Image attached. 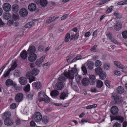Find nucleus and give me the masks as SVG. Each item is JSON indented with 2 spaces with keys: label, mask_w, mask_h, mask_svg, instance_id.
I'll return each mask as SVG.
<instances>
[{
  "label": "nucleus",
  "mask_w": 127,
  "mask_h": 127,
  "mask_svg": "<svg viewBox=\"0 0 127 127\" xmlns=\"http://www.w3.org/2000/svg\"><path fill=\"white\" fill-rule=\"evenodd\" d=\"M127 4V0L121 1L118 2L117 4L119 5H122Z\"/></svg>",
  "instance_id": "obj_48"
},
{
  "label": "nucleus",
  "mask_w": 127,
  "mask_h": 127,
  "mask_svg": "<svg viewBox=\"0 0 127 127\" xmlns=\"http://www.w3.org/2000/svg\"><path fill=\"white\" fill-rule=\"evenodd\" d=\"M36 8V4L34 3L30 4L28 6V9L31 11H34Z\"/></svg>",
  "instance_id": "obj_14"
},
{
  "label": "nucleus",
  "mask_w": 127,
  "mask_h": 127,
  "mask_svg": "<svg viewBox=\"0 0 127 127\" xmlns=\"http://www.w3.org/2000/svg\"><path fill=\"white\" fill-rule=\"evenodd\" d=\"M6 85L7 86H10L13 85V82L12 80L8 79L5 82Z\"/></svg>",
  "instance_id": "obj_34"
},
{
  "label": "nucleus",
  "mask_w": 127,
  "mask_h": 127,
  "mask_svg": "<svg viewBox=\"0 0 127 127\" xmlns=\"http://www.w3.org/2000/svg\"><path fill=\"white\" fill-rule=\"evenodd\" d=\"M11 15L8 12H7L4 13L3 15V19L5 20H8L11 17Z\"/></svg>",
  "instance_id": "obj_32"
},
{
  "label": "nucleus",
  "mask_w": 127,
  "mask_h": 127,
  "mask_svg": "<svg viewBox=\"0 0 127 127\" xmlns=\"http://www.w3.org/2000/svg\"><path fill=\"white\" fill-rule=\"evenodd\" d=\"M122 27V24L120 22H117L114 26L115 30L119 31L121 29Z\"/></svg>",
  "instance_id": "obj_18"
},
{
  "label": "nucleus",
  "mask_w": 127,
  "mask_h": 127,
  "mask_svg": "<svg viewBox=\"0 0 127 127\" xmlns=\"http://www.w3.org/2000/svg\"><path fill=\"white\" fill-rule=\"evenodd\" d=\"M64 87L63 83L61 82H58L56 84L55 88L58 90H60L62 89Z\"/></svg>",
  "instance_id": "obj_17"
},
{
  "label": "nucleus",
  "mask_w": 127,
  "mask_h": 127,
  "mask_svg": "<svg viewBox=\"0 0 127 127\" xmlns=\"http://www.w3.org/2000/svg\"><path fill=\"white\" fill-rule=\"evenodd\" d=\"M17 64L16 62H14L11 65V66L10 68L8 69L7 70H6L4 73L3 76L4 77H6L8 76L11 71L14 70L17 67Z\"/></svg>",
  "instance_id": "obj_3"
},
{
  "label": "nucleus",
  "mask_w": 127,
  "mask_h": 127,
  "mask_svg": "<svg viewBox=\"0 0 127 127\" xmlns=\"http://www.w3.org/2000/svg\"><path fill=\"white\" fill-rule=\"evenodd\" d=\"M7 24L9 26H11L13 24V21L12 20H10L9 21L7 22Z\"/></svg>",
  "instance_id": "obj_64"
},
{
  "label": "nucleus",
  "mask_w": 127,
  "mask_h": 127,
  "mask_svg": "<svg viewBox=\"0 0 127 127\" xmlns=\"http://www.w3.org/2000/svg\"><path fill=\"white\" fill-rule=\"evenodd\" d=\"M19 17L18 15L17 14H13V19L14 20H17L18 18Z\"/></svg>",
  "instance_id": "obj_58"
},
{
  "label": "nucleus",
  "mask_w": 127,
  "mask_h": 127,
  "mask_svg": "<svg viewBox=\"0 0 127 127\" xmlns=\"http://www.w3.org/2000/svg\"><path fill=\"white\" fill-rule=\"evenodd\" d=\"M16 105L15 103H13L10 105V108L12 109H15L16 107Z\"/></svg>",
  "instance_id": "obj_61"
},
{
  "label": "nucleus",
  "mask_w": 127,
  "mask_h": 127,
  "mask_svg": "<svg viewBox=\"0 0 127 127\" xmlns=\"http://www.w3.org/2000/svg\"><path fill=\"white\" fill-rule=\"evenodd\" d=\"M82 85L84 86H87V78H84L81 81Z\"/></svg>",
  "instance_id": "obj_40"
},
{
  "label": "nucleus",
  "mask_w": 127,
  "mask_h": 127,
  "mask_svg": "<svg viewBox=\"0 0 127 127\" xmlns=\"http://www.w3.org/2000/svg\"><path fill=\"white\" fill-rule=\"evenodd\" d=\"M59 92L56 90L52 91L50 93V95L52 97H55L59 94Z\"/></svg>",
  "instance_id": "obj_27"
},
{
  "label": "nucleus",
  "mask_w": 127,
  "mask_h": 127,
  "mask_svg": "<svg viewBox=\"0 0 127 127\" xmlns=\"http://www.w3.org/2000/svg\"><path fill=\"white\" fill-rule=\"evenodd\" d=\"M67 78V77H66L65 75L64 72L63 74H62L61 76L58 78L59 81L58 82H61L63 83L65 81V80Z\"/></svg>",
  "instance_id": "obj_20"
},
{
  "label": "nucleus",
  "mask_w": 127,
  "mask_h": 127,
  "mask_svg": "<svg viewBox=\"0 0 127 127\" xmlns=\"http://www.w3.org/2000/svg\"><path fill=\"white\" fill-rule=\"evenodd\" d=\"M123 37L125 39L127 38V31H124L122 32Z\"/></svg>",
  "instance_id": "obj_49"
},
{
  "label": "nucleus",
  "mask_w": 127,
  "mask_h": 127,
  "mask_svg": "<svg viewBox=\"0 0 127 127\" xmlns=\"http://www.w3.org/2000/svg\"><path fill=\"white\" fill-rule=\"evenodd\" d=\"M45 58V56H43L41 57L40 59H37L35 62V64L37 65H39L41 64L43 62Z\"/></svg>",
  "instance_id": "obj_24"
},
{
  "label": "nucleus",
  "mask_w": 127,
  "mask_h": 127,
  "mask_svg": "<svg viewBox=\"0 0 127 127\" xmlns=\"http://www.w3.org/2000/svg\"><path fill=\"white\" fill-rule=\"evenodd\" d=\"M39 70L35 68H33L32 71H29L27 73H29V75L31 76L37 75L39 72Z\"/></svg>",
  "instance_id": "obj_8"
},
{
  "label": "nucleus",
  "mask_w": 127,
  "mask_h": 127,
  "mask_svg": "<svg viewBox=\"0 0 127 127\" xmlns=\"http://www.w3.org/2000/svg\"><path fill=\"white\" fill-rule=\"evenodd\" d=\"M19 9V6L17 4L13 5L12 6V10L15 12H17Z\"/></svg>",
  "instance_id": "obj_29"
},
{
  "label": "nucleus",
  "mask_w": 127,
  "mask_h": 127,
  "mask_svg": "<svg viewBox=\"0 0 127 127\" xmlns=\"http://www.w3.org/2000/svg\"><path fill=\"white\" fill-rule=\"evenodd\" d=\"M58 18V17H56L55 16L49 18L47 20L46 23H50L54 21L56 19Z\"/></svg>",
  "instance_id": "obj_22"
},
{
  "label": "nucleus",
  "mask_w": 127,
  "mask_h": 127,
  "mask_svg": "<svg viewBox=\"0 0 127 127\" xmlns=\"http://www.w3.org/2000/svg\"><path fill=\"white\" fill-rule=\"evenodd\" d=\"M87 64H85L84 65H83L81 68L83 72V75H86L87 73L86 68V65H87Z\"/></svg>",
  "instance_id": "obj_31"
},
{
  "label": "nucleus",
  "mask_w": 127,
  "mask_h": 127,
  "mask_svg": "<svg viewBox=\"0 0 127 127\" xmlns=\"http://www.w3.org/2000/svg\"><path fill=\"white\" fill-rule=\"evenodd\" d=\"M117 91L118 93L121 94L124 92V88L122 86H118L117 88Z\"/></svg>",
  "instance_id": "obj_26"
},
{
  "label": "nucleus",
  "mask_w": 127,
  "mask_h": 127,
  "mask_svg": "<svg viewBox=\"0 0 127 127\" xmlns=\"http://www.w3.org/2000/svg\"><path fill=\"white\" fill-rule=\"evenodd\" d=\"M94 66L93 62L91 61H89L88 62V69L91 70L93 69V67Z\"/></svg>",
  "instance_id": "obj_33"
},
{
  "label": "nucleus",
  "mask_w": 127,
  "mask_h": 127,
  "mask_svg": "<svg viewBox=\"0 0 127 127\" xmlns=\"http://www.w3.org/2000/svg\"><path fill=\"white\" fill-rule=\"evenodd\" d=\"M111 98L114 99L115 103L119 104L122 102V99L115 94H113L111 96Z\"/></svg>",
  "instance_id": "obj_4"
},
{
  "label": "nucleus",
  "mask_w": 127,
  "mask_h": 127,
  "mask_svg": "<svg viewBox=\"0 0 127 127\" xmlns=\"http://www.w3.org/2000/svg\"><path fill=\"white\" fill-rule=\"evenodd\" d=\"M110 65L108 63H105L104 64V68L105 69L107 70L109 68Z\"/></svg>",
  "instance_id": "obj_56"
},
{
  "label": "nucleus",
  "mask_w": 127,
  "mask_h": 127,
  "mask_svg": "<svg viewBox=\"0 0 127 127\" xmlns=\"http://www.w3.org/2000/svg\"><path fill=\"white\" fill-rule=\"evenodd\" d=\"M24 90L26 92H28L30 90V86L29 84H28L24 89Z\"/></svg>",
  "instance_id": "obj_52"
},
{
  "label": "nucleus",
  "mask_w": 127,
  "mask_h": 127,
  "mask_svg": "<svg viewBox=\"0 0 127 127\" xmlns=\"http://www.w3.org/2000/svg\"><path fill=\"white\" fill-rule=\"evenodd\" d=\"M96 85L97 88H101L103 85V83L100 80H96Z\"/></svg>",
  "instance_id": "obj_25"
},
{
  "label": "nucleus",
  "mask_w": 127,
  "mask_h": 127,
  "mask_svg": "<svg viewBox=\"0 0 127 127\" xmlns=\"http://www.w3.org/2000/svg\"><path fill=\"white\" fill-rule=\"evenodd\" d=\"M29 73H27L26 76L29 79V82L31 83L32 81L35 80V77L33 76L29 75Z\"/></svg>",
  "instance_id": "obj_28"
},
{
  "label": "nucleus",
  "mask_w": 127,
  "mask_h": 127,
  "mask_svg": "<svg viewBox=\"0 0 127 127\" xmlns=\"http://www.w3.org/2000/svg\"><path fill=\"white\" fill-rule=\"evenodd\" d=\"M78 71L76 68H72L71 70H69L67 72L65 70L64 72L67 78H69L70 79H72L74 78L75 75L78 74Z\"/></svg>",
  "instance_id": "obj_1"
},
{
  "label": "nucleus",
  "mask_w": 127,
  "mask_h": 127,
  "mask_svg": "<svg viewBox=\"0 0 127 127\" xmlns=\"http://www.w3.org/2000/svg\"><path fill=\"white\" fill-rule=\"evenodd\" d=\"M114 120H119V122L122 123L124 121V118L121 116L117 115L116 116V117H115L114 118H113V119L111 118V121Z\"/></svg>",
  "instance_id": "obj_15"
},
{
  "label": "nucleus",
  "mask_w": 127,
  "mask_h": 127,
  "mask_svg": "<svg viewBox=\"0 0 127 127\" xmlns=\"http://www.w3.org/2000/svg\"><path fill=\"white\" fill-rule=\"evenodd\" d=\"M97 45L95 44L94 45L93 47L90 49V51L94 52H96V48L97 47Z\"/></svg>",
  "instance_id": "obj_51"
},
{
  "label": "nucleus",
  "mask_w": 127,
  "mask_h": 127,
  "mask_svg": "<svg viewBox=\"0 0 127 127\" xmlns=\"http://www.w3.org/2000/svg\"><path fill=\"white\" fill-rule=\"evenodd\" d=\"M39 3L42 7H45L48 3L47 0H40Z\"/></svg>",
  "instance_id": "obj_35"
},
{
  "label": "nucleus",
  "mask_w": 127,
  "mask_h": 127,
  "mask_svg": "<svg viewBox=\"0 0 127 127\" xmlns=\"http://www.w3.org/2000/svg\"><path fill=\"white\" fill-rule=\"evenodd\" d=\"M36 49L35 47L33 45L30 46L29 49L27 51V53L28 54H32V53H34L35 52Z\"/></svg>",
  "instance_id": "obj_12"
},
{
  "label": "nucleus",
  "mask_w": 127,
  "mask_h": 127,
  "mask_svg": "<svg viewBox=\"0 0 127 127\" xmlns=\"http://www.w3.org/2000/svg\"><path fill=\"white\" fill-rule=\"evenodd\" d=\"M44 97V101L46 103H47L50 101V99L49 97L46 95H43Z\"/></svg>",
  "instance_id": "obj_47"
},
{
  "label": "nucleus",
  "mask_w": 127,
  "mask_h": 127,
  "mask_svg": "<svg viewBox=\"0 0 127 127\" xmlns=\"http://www.w3.org/2000/svg\"><path fill=\"white\" fill-rule=\"evenodd\" d=\"M33 95L32 94H28L27 96V98L29 100H31L33 98Z\"/></svg>",
  "instance_id": "obj_54"
},
{
  "label": "nucleus",
  "mask_w": 127,
  "mask_h": 127,
  "mask_svg": "<svg viewBox=\"0 0 127 127\" xmlns=\"http://www.w3.org/2000/svg\"><path fill=\"white\" fill-rule=\"evenodd\" d=\"M102 71V69L100 67L96 68L95 69V74L96 75H99L100 73Z\"/></svg>",
  "instance_id": "obj_30"
},
{
  "label": "nucleus",
  "mask_w": 127,
  "mask_h": 127,
  "mask_svg": "<svg viewBox=\"0 0 127 127\" xmlns=\"http://www.w3.org/2000/svg\"><path fill=\"white\" fill-rule=\"evenodd\" d=\"M19 81L21 85H25L27 82V78L24 77H22L19 78Z\"/></svg>",
  "instance_id": "obj_16"
},
{
  "label": "nucleus",
  "mask_w": 127,
  "mask_h": 127,
  "mask_svg": "<svg viewBox=\"0 0 127 127\" xmlns=\"http://www.w3.org/2000/svg\"><path fill=\"white\" fill-rule=\"evenodd\" d=\"M34 25V22L32 21L30 22L27 23L25 25L24 27L25 28H29Z\"/></svg>",
  "instance_id": "obj_37"
},
{
  "label": "nucleus",
  "mask_w": 127,
  "mask_h": 127,
  "mask_svg": "<svg viewBox=\"0 0 127 127\" xmlns=\"http://www.w3.org/2000/svg\"><path fill=\"white\" fill-rule=\"evenodd\" d=\"M34 121L33 120L32 121L30 122V125L32 127H34L36 125V124L35 123Z\"/></svg>",
  "instance_id": "obj_63"
},
{
  "label": "nucleus",
  "mask_w": 127,
  "mask_h": 127,
  "mask_svg": "<svg viewBox=\"0 0 127 127\" xmlns=\"http://www.w3.org/2000/svg\"><path fill=\"white\" fill-rule=\"evenodd\" d=\"M70 35L69 33H67L65 35L64 39V41L65 42H67L70 39Z\"/></svg>",
  "instance_id": "obj_46"
},
{
  "label": "nucleus",
  "mask_w": 127,
  "mask_h": 127,
  "mask_svg": "<svg viewBox=\"0 0 127 127\" xmlns=\"http://www.w3.org/2000/svg\"><path fill=\"white\" fill-rule=\"evenodd\" d=\"M32 119L36 122H39L42 119L41 113L38 112H35L32 116Z\"/></svg>",
  "instance_id": "obj_2"
},
{
  "label": "nucleus",
  "mask_w": 127,
  "mask_h": 127,
  "mask_svg": "<svg viewBox=\"0 0 127 127\" xmlns=\"http://www.w3.org/2000/svg\"><path fill=\"white\" fill-rule=\"evenodd\" d=\"M11 116V113L9 112H5L2 116L3 118L5 120L7 119L10 118Z\"/></svg>",
  "instance_id": "obj_19"
},
{
  "label": "nucleus",
  "mask_w": 127,
  "mask_h": 127,
  "mask_svg": "<svg viewBox=\"0 0 127 127\" xmlns=\"http://www.w3.org/2000/svg\"><path fill=\"white\" fill-rule=\"evenodd\" d=\"M23 98V94L21 93H19L17 94L16 95L15 99L17 102H19L22 101Z\"/></svg>",
  "instance_id": "obj_5"
},
{
  "label": "nucleus",
  "mask_w": 127,
  "mask_h": 127,
  "mask_svg": "<svg viewBox=\"0 0 127 127\" xmlns=\"http://www.w3.org/2000/svg\"><path fill=\"white\" fill-rule=\"evenodd\" d=\"M30 55L28 58L29 61L31 62H32L34 61L36 59L37 55L35 53L29 54Z\"/></svg>",
  "instance_id": "obj_9"
},
{
  "label": "nucleus",
  "mask_w": 127,
  "mask_h": 127,
  "mask_svg": "<svg viewBox=\"0 0 127 127\" xmlns=\"http://www.w3.org/2000/svg\"><path fill=\"white\" fill-rule=\"evenodd\" d=\"M27 52L25 50H24L20 54V56L22 59L25 60L27 57Z\"/></svg>",
  "instance_id": "obj_21"
},
{
  "label": "nucleus",
  "mask_w": 127,
  "mask_h": 127,
  "mask_svg": "<svg viewBox=\"0 0 127 127\" xmlns=\"http://www.w3.org/2000/svg\"><path fill=\"white\" fill-rule=\"evenodd\" d=\"M19 14L22 17L26 16L28 14V12L27 10L25 8H23L20 10L19 12Z\"/></svg>",
  "instance_id": "obj_10"
},
{
  "label": "nucleus",
  "mask_w": 127,
  "mask_h": 127,
  "mask_svg": "<svg viewBox=\"0 0 127 127\" xmlns=\"http://www.w3.org/2000/svg\"><path fill=\"white\" fill-rule=\"evenodd\" d=\"M114 64L119 68L123 69H124V67H122V66L123 67V66L118 62L115 61L114 62Z\"/></svg>",
  "instance_id": "obj_38"
},
{
  "label": "nucleus",
  "mask_w": 127,
  "mask_h": 127,
  "mask_svg": "<svg viewBox=\"0 0 127 127\" xmlns=\"http://www.w3.org/2000/svg\"><path fill=\"white\" fill-rule=\"evenodd\" d=\"M113 6H110L106 10V13L107 14H108L111 12L113 10Z\"/></svg>",
  "instance_id": "obj_55"
},
{
  "label": "nucleus",
  "mask_w": 127,
  "mask_h": 127,
  "mask_svg": "<svg viewBox=\"0 0 127 127\" xmlns=\"http://www.w3.org/2000/svg\"><path fill=\"white\" fill-rule=\"evenodd\" d=\"M32 85L37 89L39 90L41 88V84L39 82L33 83H32Z\"/></svg>",
  "instance_id": "obj_23"
},
{
  "label": "nucleus",
  "mask_w": 127,
  "mask_h": 127,
  "mask_svg": "<svg viewBox=\"0 0 127 127\" xmlns=\"http://www.w3.org/2000/svg\"><path fill=\"white\" fill-rule=\"evenodd\" d=\"M2 7L4 10L6 12H8L11 10V5L8 3H4Z\"/></svg>",
  "instance_id": "obj_7"
},
{
  "label": "nucleus",
  "mask_w": 127,
  "mask_h": 127,
  "mask_svg": "<svg viewBox=\"0 0 127 127\" xmlns=\"http://www.w3.org/2000/svg\"><path fill=\"white\" fill-rule=\"evenodd\" d=\"M121 125L117 122L115 123L113 126V127H121Z\"/></svg>",
  "instance_id": "obj_57"
},
{
  "label": "nucleus",
  "mask_w": 127,
  "mask_h": 127,
  "mask_svg": "<svg viewBox=\"0 0 127 127\" xmlns=\"http://www.w3.org/2000/svg\"><path fill=\"white\" fill-rule=\"evenodd\" d=\"M41 120L43 123L44 124H46L49 121L48 118L46 116H44L42 118Z\"/></svg>",
  "instance_id": "obj_39"
},
{
  "label": "nucleus",
  "mask_w": 127,
  "mask_h": 127,
  "mask_svg": "<svg viewBox=\"0 0 127 127\" xmlns=\"http://www.w3.org/2000/svg\"><path fill=\"white\" fill-rule=\"evenodd\" d=\"M75 78L76 79V81L77 83H79L81 80L82 77L80 75L77 74L75 75Z\"/></svg>",
  "instance_id": "obj_44"
},
{
  "label": "nucleus",
  "mask_w": 127,
  "mask_h": 127,
  "mask_svg": "<svg viewBox=\"0 0 127 127\" xmlns=\"http://www.w3.org/2000/svg\"><path fill=\"white\" fill-rule=\"evenodd\" d=\"M90 79H88V84L94 85L95 84V81H96V78L95 76L92 75L90 76Z\"/></svg>",
  "instance_id": "obj_6"
},
{
  "label": "nucleus",
  "mask_w": 127,
  "mask_h": 127,
  "mask_svg": "<svg viewBox=\"0 0 127 127\" xmlns=\"http://www.w3.org/2000/svg\"><path fill=\"white\" fill-rule=\"evenodd\" d=\"M68 96L67 95H66L65 92L61 93L60 96V97L61 99H64L65 98Z\"/></svg>",
  "instance_id": "obj_41"
},
{
  "label": "nucleus",
  "mask_w": 127,
  "mask_h": 127,
  "mask_svg": "<svg viewBox=\"0 0 127 127\" xmlns=\"http://www.w3.org/2000/svg\"><path fill=\"white\" fill-rule=\"evenodd\" d=\"M4 124L8 126H10L12 125L14 123V122L13 120L10 118L4 120Z\"/></svg>",
  "instance_id": "obj_13"
},
{
  "label": "nucleus",
  "mask_w": 127,
  "mask_h": 127,
  "mask_svg": "<svg viewBox=\"0 0 127 127\" xmlns=\"http://www.w3.org/2000/svg\"><path fill=\"white\" fill-rule=\"evenodd\" d=\"M100 78L101 80H103L105 79L106 77V73L103 71L100 73L99 75Z\"/></svg>",
  "instance_id": "obj_36"
},
{
  "label": "nucleus",
  "mask_w": 127,
  "mask_h": 127,
  "mask_svg": "<svg viewBox=\"0 0 127 127\" xmlns=\"http://www.w3.org/2000/svg\"><path fill=\"white\" fill-rule=\"evenodd\" d=\"M97 106L96 104H94L92 105L88 106V109H91L92 108H95Z\"/></svg>",
  "instance_id": "obj_59"
},
{
  "label": "nucleus",
  "mask_w": 127,
  "mask_h": 127,
  "mask_svg": "<svg viewBox=\"0 0 127 127\" xmlns=\"http://www.w3.org/2000/svg\"><path fill=\"white\" fill-rule=\"evenodd\" d=\"M110 0H102L99 2V5H102L109 1Z\"/></svg>",
  "instance_id": "obj_53"
},
{
  "label": "nucleus",
  "mask_w": 127,
  "mask_h": 127,
  "mask_svg": "<svg viewBox=\"0 0 127 127\" xmlns=\"http://www.w3.org/2000/svg\"><path fill=\"white\" fill-rule=\"evenodd\" d=\"M21 74V72L18 69H16L14 71V75L16 77H19Z\"/></svg>",
  "instance_id": "obj_42"
},
{
  "label": "nucleus",
  "mask_w": 127,
  "mask_h": 127,
  "mask_svg": "<svg viewBox=\"0 0 127 127\" xmlns=\"http://www.w3.org/2000/svg\"><path fill=\"white\" fill-rule=\"evenodd\" d=\"M91 91L92 93H96L98 92L96 89L95 87H92L91 88Z\"/></svg>",
  "instance_id": "obj_60"
},
{
  "label": "nucleus",
  "mask_w": 127,
  "mask_h": 127,
  "mask_svg": "<svg viewBox=\"0 0 127 127\" xmlns=\"http://www.w3.org/2000/svg\"><path fill=\"white\" fill-rule=\"evenodd\" d=\"M102 64L101 61L99 60H97L95 62V66L97 68H100Z\"/></svg>",
  "instance_id": "obj_43"
},
{
  "label": "nucleus",
  "mask_w": 127,
  "mask_h": 127,
  "mask_svg": "<svg viewBox=\"0 0 127 127\" xmlns=\"http://www.w3.org/2000/svg\"><path fill=\"white\" fill-rule=\"evenodd\" d=\"M68 14L64 15L61 17V20H63L66 19L68 16Z\"/></svg>",
  "instance_id": "obj_62"
},
{
  "label": "nucleus",
  "mask_w": 127,
  "mask_h": 127,
  "mask_svg": "<svg viewBox=\"0 0 127 127\" xmlns=\"http://www.w3.org/2000/svg\"><path fill=\"white\" fill-rule=\"evenodd\" d=\"M117 12H115L114 15L116 16V17L118 18H122V16L119 13H117Z\"/></svg>",
  "instance_id": "obj_50"
},
{
  "label": "nucleus",
  "mask_w": 127,
  "mask_h": 127,
  "mask_svg": "<svg viewBox=\"0 0 127 127\" xmlns=\"http://www.w3.org/2000/svg\"><path fill=\"white\" fill-rule=\"evenodd\" d=\"M118 111V107L116 106H113L111 108V112L113 115H117Z\"/></svg>",
  "instance_id": "obj_11"
},
{
  "label": "nucleus",
  "mask_w": 127,
  "mask_h": 127,
  "mask_svg": "<svg viewBox=\"0 0 127 127\" xmlns=\"http://www.w3.org/2000/svg\"><path fill=\"white\" fill-rule=\"evenodd\" d=\"M37 49L38 51L41 52L44 50L45 49V47L42 45H40L39 46Z\"/></svg>",
  "instance_id": "obj_45"
}]
</instances>
